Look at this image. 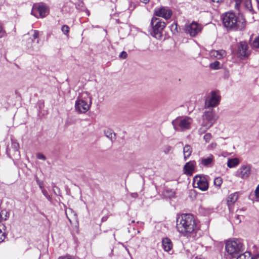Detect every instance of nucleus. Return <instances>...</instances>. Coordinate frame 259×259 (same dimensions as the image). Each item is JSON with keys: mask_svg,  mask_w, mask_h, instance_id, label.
<instances>
[{"mask_svg": "<svg viewBox=\"0 0 259 259\" xmlns=\"http://www.w3.org/2000/svg\"><path fill=\"white\" fill-rule=\"evenodd\" d=\"M196 223L193 216L184 214L177 221L178 231L184 236H189L195 231Z\"/></svg>", "mask_w": 259, "mask_h": 259, "instance_id": "nucleus-1", "label": "nucleus"}, {"mask_svg": "<svg viewBox=\"0 0 259 259\" xmlns=\"http://www.w3.org/2000/svg\"><path fill=\"white\" fill-rule=\"evenodd\" d=\"M223 22L224 26L229 29H243L246 26V21L242 15H236L234 13H226L223 16Z\"/></svg>", "mask_w": 259, "mask_h": 259, "instance_id": "nucleus-2", "label": "nucleus"}, {"mask_svg": "<svg viewBox=\"0 0 259 259\" xmlns=\"http://www.w3.org/2000/svg\"><path fill=\"white\" fill-rule=\"evenodd\" d=\"M218 117L213 109H209L205 111L202 116L201 127L198 130L199 134L204 133L215 123Z\"/></svg>", "mask_w": 259, "mask_h": 259, "instance_id": "nucleus-3", "label": "nucleus"}, {"mask_svg": "<svg viewBox=\"0 0 259 259\" xmlns=\"http://www.w3.org/2000/svg\"><path fill=\"white\" fill-rule=\"evenodd\" d=\"M92 100V96L89 93H82L75 101V110L80 113L87 112L91 107Z\"/></svg>", "mask_w": 259, "mask_h": 259, "instance_id": "nucleus-4", "label": "nucleus"}, {"mask_svg": "<svg viewBox=\"0 0 259 259\" xmlns=\"http://www.w3.org/2000/svg\"><path fill=\"white\" fill-rule=\"evenodd\" d=\"M193 122V119L189 116H179L172 121V124L175 131L185 132L191 128Z\"/></svg>", "mask_w": 259, "mask_h": 259, "instance_id": "nucleus-5", "label": "nucleus"}, {"mask_svg": "<svg viewBox=\"0 0 259 259\" xmlns=\"http://www.w3.org/2000/svg\"><path fill=\"white\" fill-rule=\"evenodd\" d=\"M150 25L152 28L151 34L157 39H160L162 36V31L166 24L159 18L153 17L151 20Z\"/></svg>", "mask_w": 259, "mask_h": 259, "instance_id": "nucleus-6", "label": "nucleus"}, {"mask_svg": "<svg viewBox=\"0 0 259 259\" xmlns=\"http://www.w3.org/2000/svg\"><path fill=\"white\" fill-rule=\"evenodd\" d=\"M242 246L239 240H230L226 243V250L229 254L234 256L240 251Z\"/></svg>", "mask_w": 259, "mask_h": 259, "instance_id": "nucleus-7", "label": "nucleus"}, {"mask_svg": "<svg viewBox=\"0 0 259 259\" xmlns=\"http://www.w3.org/2000/svg\"><path fill=\"white\" fill-rule=\"evenodd\" d=\"M221 97L217 91H212L208 95L205 101V108H210L217 106L220 102Z\"/></svg>", "mask_w": 259, "mask_h": 259, "instance_id": "nucleus-8", "label": "nucleus"}, {"mask_svg": "<svg viewBox=\"0 0 259 259\" xmlns=\"http://www.w3.org/2000/svg\"><path fill=\"white\" fill-rule=\"evenodd\" d=\"M202 26L196 22H193L190 24H186L185 26L186 33L190 34L191 36H195L201 32Z\"/></svg>", "mask_w": 259, "mask_h": 259, "instance_id": "nucleus-9", "label": "nucleus"}, {"mask_svg": "<svg viewBox=\"0 0 259 259\" xmlns=\"http://www.w3.org/2000/svg\"><path fill=\"white\" fill-rule=\"evenodd\" d=\"M193 185L202 191H206L208 188V183L205 177L196 176L193 179Z\"/></svg>", "mask_w": 259, "mask_h": 259, "instance_id": "nucleus-10", "label": "nucleus"}, {"mask_svg": "<svg viewBox=\"0 0 259 259\" xmlns=\"http://www.w3.org/2000/svg\"><path fill=\"white\" fill-rule=\"evenodd\" d=\"M154 14L158 17H161L165 19H168L172 15V11L168 8L162 7L155 9Z\"/></svg>", "mask_w": 259, "mask_h": 259, "instance_id": "nucleus-11", "label": "nucleus"}, {"mask_svg": "<svg viewBox=\"0 0 259 259\" xmlns=\"http://www.w3.org/2000/svg\"><path fill=\"white\" fill-rule=\"evenodd\" d=\"M36 13H38L40 17H45L47 13L48 10L43 5H35L32 8L31 14L35 17H37Z\"/></svg>", "mask_w": 259, "mask_h": 259, "instance_id": "nucleus-12", "label": "nucleus"}, {"mask_svg": "<svg viewBox=\"0 0 259 259\" xmlns=\"http://www.w3.org/2000/svg\"><path fill=\"white\" fill-rule=\"evenodd\" d=\"M196 163L195 161L187 162L183 167V172L188 176H191L195 172Z\"/></svg>", "mask_w": 259, "mask_h": 259, "instance_id": "nucleus-13", "label": "nucleus"}, {"mask_svg": "<svg viewBox=\"0 0 259 259\" xmlns=\"http://www.w3.org/2000/svg\"><path fill=\"white\" fill-rule=\"evenodd\" d=\"M251 166L250 165H243L240 168L239 176L242 178H247L250 174Z\"/></svg>", "mask_w": 259, "mask_h": 259, "instance_id": "nucleus-14", "label": "nucleus"}, {"mask_svg": "<svg viewBox=\"0 0 259 259\" xmlns=\"http://www.w3.org/2000/svg\"><path fill=\"white\" fill-rule=\"evenodd\" d=\"M210 55L212 57L217 59H221L226 56V53L225 51L223 50H212L210 52Z\"/></svg>", "mask_w": 259, "mask_h": 259, "instance_id": "nucleus-15", "label": "nucleus"}, {"mask_svg": "<svg viewBox=\"0 0 259 259\" xmlns=\"http://www.w3.org/2000/svg\"><path fill=\"white\" fill-rule=\"evenodd\" d=\"M247 45L244 42H241L238 47V53L241 56H246L248 55Z\"/></svg>", "mask_w": 259, "mask_h": 259, "instance_id": "nucleus-16", "label": "nucleus"}, {"mask_svg": "<svg viewBox=\"0 0 259 259\" xmlns=\"http://www.w3.org/2000/svg\"><path fill=\"white\" fill-rule=\"evenodd\" d=\"M163 249L165 251H169L172 248V243L170 239L168 238H165L162 241Z\"/></svg>", "mask_w": 259, "mask_h": 259, "instance_id": "nucleus-17", "label": "nucleus"}, {"mask_svg": "<svg viewBox=\"0 0 259 259\" xmlns=\"http://www.w3.org/2000/svg\"><path fill=\"white\" fill-rule=\"evenodd\" d=\"M235 2L237 5L242 3L247 10L250 12H253L251 0H235Z\"/></svg>", "mask_w": 259, "mask_h": 259, "instance_id": "nucleus-18", "label": "nucleus"}, {"mask_svg": "<svg viewBox=\"0 0 259 259\" xmlns=\"http://www.w3.org/2000/svg\"><path fill=\"white\" fill-rule=\"evenodd\" d=\"M238 195L237 193L230 194L227 198V204L228 206L233 205L238 199Z\"/></svg>", "mask_w": 259, "mask_h": 259, "instance_id": "nucleus-19", "label": "nucleus"}, {"mask_svg": "<svg viewBox=\"0 0 259 259\" xmlns=\"http://www.w3.org/2000/svg\"><path fill=\"white\" fill-rule=\"evenodd\" d=\"M214 160V156L210 154L209 156L206 158L201 159V163L204 166H208L212 163Z\"/></svg>", "mask_w": 259, "mask_h": 259, "instance_id": "nucleus-20", "label": "nucleus"}, {"mask_svg": "<svg viewBox=\"0 0 259 259\" xmlns=\"http://www.w3.org/2000/svg\"><path fill=\"white\" fill-rule=\"evenodd\" d=\"M192 153V149L190 145H186L183 148V154L184 158L185 160H186L187 158L191 155Z\"/></svg>", "mask_w": 259, "mask_h": 259, "instance_id": "nucleus-21", "label": "nucleus"}, {"mask_svg": "<svg viewBox=\"0 0 259 259\" xmlns=\"http://www.w3.org/2000/svg\"><path fill=\"white\" fill-rule=\"evenodd\" d=\"M257 256H252L249 252H245L239 255L236 259H258Z\"/></svg>", "mask_w": 259, "mask_h": 259, "instance_id": "nucleus-22", "label": "nucleus"}, {"mask_svg": "<svg viewBox=\"0 0 259 259\" xmlns=\"http://www.w3.org/2000/svg\"><path fill=\"white\" fill-rule=\"evenodd\" d=\"M104 134L105 136L111 141H113L115 139V134L112 130L108 129L105 131Z\"/></svg>", "mask_w": 259, "mask_h": 259, "instance_id": "nucleus-23", "label": "nucleus"}, {"mask_svg": "<svg viewBox=\"0 0 259 259\" xmlns=\"http://www.w3.org/2000/svg\"><path fill=\"white\" fill-rule=\"evenodd\" d=\"M239 163V160L237 158L230 159L227 162V166L230 168L236 166Z\"/></svg>", "mask_w": 259, "mask_h": 259, "instance_id": "nucleus-24", "label": "nucleus"}, {"mask_svg": "<svg viewBox=\"0 0 259 259\" xmlns=\"http://www.w3.org/2000/svg\"><path fill=\"white\" fill-rule=\"evenodd\" d=\"M4 227L3 225H0V243L3 242L6 237V233L2 230Z\"/></svg>", "mask_w": 259, "mask_h": 259, "instance_id": "nucleus-25", "label": "nucleus"}, {"mask_svg": "<svg viewBox=\"0 0 259 259\" xmlns=\"http://www.w3.org/2000/svg\"><path fill=\"white\" fill-rule=\"evenodd\" d=\"M9 215V212L5 210L1 211L0 212V217L2 220H6L8 218Z\"/></svg>", "mask_w": 259, "mask_h": 259, "instance_id": "nucleus-26", "label": "nucleus"}, {"mask_svg": "<svg viewBox=\"0 0 259 259\" xmlns=\"http://www.w3.org/2000/svg\"><path fill=\"white\" fill-rule=\"evenodd\" d=\"M251 45L253 48H259V36L254 38V39L251 42Z\"/></svg>", "mask_w": 259, "mask_h": 259, "instance_id": "nucleus-27", "label": "nucleus"}, {"mask_svg": "<svg viewBox=\"0 0 259 259\" xmlns=\"http://www.w3.org/2000/svg\"><path fill=\"white\" fill-rule=\"evenodd\" d=\"M213 183H214V185L215 186L220 187L223 183V180H222V178H221L220 177H218V178H216L214 180Z\"/></svg>", "mask_w": 259, "mask_h": 259, "instance_id": "nucleus-28", "label": "nucleus"}, {"mask_svg": "<svg viewBox=\"0 0 259 259\" xmlns=\"http://www.w3.org/2000/svg\"><path fill=\"white\" fill-rule=\"evenodd\" d=\"M220 62L218 61H215L214 62L210 64V67L213 69H218L220 68Z\"/></svg>", "mask_w": 259, "mask_h": 259, "instance_id": "nucleus-29", "label": "nucleus"}, {"mask_svg": "<svg viewBox=\"0 0 259 259\" xmlns=\"http://www.w3.org/2000/svg\"><path fill=\"white\" fill-rule=\"evenodd\" d=\"M212 138V136L210 133H206L203 136V139L205 142H209Z\"/></svg>", "mask_w": 259, "mask_h": 259, "instance_id": "nucleus-30", "label": "nucleus"}, {"mask_svg": "<svg viewBox=\"0 0 259 259\" xmlns=\"http://www.w3.org/2000/svg\"><path fill=\"white\" fill-rule=\"evenodd\" d=\"M61 30L64 34L68 35L69 31V28L67 25H64L62 27Z\"/></svg>", "mask_w": 259, "mask_h": 259, "instance_id": "nucleus-31", "label": "nucleus"}, {"mask_svg": "<svg viewBox=\"0 0 259 259\" xmlns=\"http://www.w3.org/2000/svg\"><path fill=\"white\" fill-rule=\"evenodd\" d=\"M217 144L215 142H212L209 145L207 146V149L209 150H212L217 147Z\"/></svg>", "mask_w": 259, "mask_h": 259, "instance_id": "nucleus-32", "label": "nucleus"}, {"mask_svg": "<svg viewBox=\"0 0 259 259\" xmlns=\"http://www.w3.org/2000/svg\"><path fill=\"white\" fill-rule=\"evenodd\" d=\"M6 35L5 31L2 26L0 25V38L4 37Z\"/></svg>", "mask_w": 259, "mask_h": 259, "instance_id": "nucleus-33", "label": "nucleus"}, {"mask_svg": "<svg viewBox=\"0 0 259 259\" xmlns=\"http://www.w3.org/2000/svg\"><path fill=\"white\" fill-rule=\"evenodd\" d=\"M36 157L39 159H41L43 160H46V157H45V155L41 153H37L36 155Z\"/></svg>", "mask_w": 259, "mask_h": 259, "instance_id": "nucleus-34", "label": "nucleus"}, {"mask_svg": "<svg viewBox=\"0 0 259 259\" xmlns=\"http://www.w3.org/2000/svg\"><path fill=\"white\" fill-rule=\"evenodd\" d=\"M127 55V53H126L125 52H124V51H122V52L120 53V55H119V57H120V58H121V59H125V58H126Z\"/></svg>", "mask_w": 259, "mask_h": 259, "instance_id": "nucleus-35", "label": "nucleus"}, {"mask_svg": "<svg viewBox=\"0 0 259 259\" xmlns=\"http://www.w3.org/2000/svg\"><path fill=\"white\" fill-rule=\"evenodd\" d=\"M33 38H34V39L37 38L38 36V34H39L38 31L37 30H34L33 31Z\"/></svg>", "mask_w": 259, "mask_h": 259, "instance_id": "nucleus-36", "label": "nucleus"}, {"mask_svg": "<svg viewBox=\"0 0 259 259\" xmlns=\"http://www.w3.org/2000/svg\"><path fill=\"white\" fill-rule=\"evenodd\" d=\"M255 195L256 196L259 198V185L257 187L255 190Z\"/></svg>", "mask_w": 259, "mask_h": 259, "instance_id": "nucleus-37", "label": "nucleus"}, {"mask_svg": "<svg viewBox=\"0 0 259 259\" xmlns=\"http://www.w3.org/2000/svg\"><path fill=\"white\" fill-rule=\"evenodd\" d=\"M62 259H74V258H73L72 257H71L70 256L66 255V256H64L62 257Z\"/></svg>", "mask_w": 259, "mask_h": 259, "instance_id": "nucleus-38", "label": "nucleus"}, {"mask_svg": "<svg viewBox=\"0 0 259 259\" xmlns=\"http://www.w3.org/2000/svg\"><path fill=\"white\" fill-rule=\"evenodd\" d=\"M171 150V148L170 147H167V148H165V149L164 150V152L165 153H167L169 152V151H170Z\"/></svg>", "mask_w": 259, "mask_h": 259, "instance_id": "nucleus-39", "label": "nucleus"}, {"mask_svg": "<svg viewBox=\"0 0 259 259\" xmlns=\"http://www.w3.org/2000/svg\"><path fill=\"white\" fill-rule=\"evenodd\" d=\"M169 192H170V194L169 195H167V196L168 197H174V195H175V193L173 191H170Z\"/></svg>", "mask_w": 259, "mask_h": 259, "instance_id": "nucleus-40", "label": "nucleus"}, {"mask_svg": "<svg viewBox=\"0 0 259 259\" xmlns=\"http://www.w3.org/2000/svg\"><path fill=\"white\" fill-rule=\"evenodd\" d=\"M212 1L213 2L219 3H221L224 0H212Z\"/></svg>", "mask_w": 259, "mask_h": 259, "instance_id": "nucleus-41", "label": "nucleus"}, {"mask_svg": "<svg viewBox=\"0 0 259 259\" xmlns=\"http://www.w3.org/2000/svg\"><path fill=\"white\" fill-rule=\"evenodd\" d=\"M142 3L147 4L149 2V0H140Z\"/></svg>", "mask_w": 259, "mask_h": 259, "instance_id": "nucleus-42", "label": "nucleus"}, {"mask_svg": "<svg viewBox=\"0 0 259 259\" xmlns=\"http://www.w3.org/2000/svg\"><path fill=\"white\" fill-rule=\"evenodd\" d=\"M66 215H67V218H68V220H69V221H70V219L68 217L67 211H66Z\"/></svg>", "mask_w": 259, "mask_h": 259, "instance_id": "nucleus-43", "label": "nucleus"}, {"mask_svg": "<svg viewBox=\"0 0 259 259\" xmlns=\"http://www.w3.org/2000/svg\"><path fill=\"white\" fill-rule=\"evenodd\" d=\"M42 193H44V195H46V193H47L46 191L45 190H42Z\"/></svg>", "mask_w": 259, "mask_h": 259, "instance_id": "nucleus-44", "label": "nucleus"}, {"mask_svg": "<svg viewBox=\"0 0 259 259\" xmlns=\"http://www.w3.org/2000/svg\"><path fill=\"white\" fill-rule=\"evenodd\" d=\"M15 146L18 147L19 146L18 144H17V143L15 144Z\"/></svg>", "mask_w": 259, "mask_h": 259, "instance_id": "nucleus-45", "label": "nucleus"}, {"mask_svg": "<svg viewBox=\"0 0 259 259\" xmlns=\"http://www.w3.org/2000/svg\"><path fill=\"white\" fill-rule=\"evenodd\" d=\"M39 187H40L41 188H42L41 184H39Z\"/></svg>", "mask_w": 259, "mask_h": 259, "instance_id": "nucleus-46", "label": "nucleus"}, {"mask_svg": "<svg viewBox=\"0 0 259 259\" xmlns=\"http://www.w3.org/2000/svg\"><path fill=\"white\" fill-rule=\"evenodd\" d=\"M195 259H204V258H197V257H196Z\"/></svg>", "mask_w": 259, "mask_h": 259, "instance_id": "nucleus-47", "label": "nucleus"}]
</instances>
